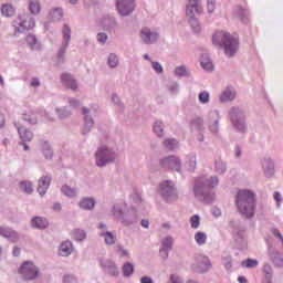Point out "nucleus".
<instances>
[{"mask_svg": "<svg viewBox=\"0 0 283 283\" xmlns=\"http://www.w3.org/2000/svg\"><path fill=\"white\" fill-rule=\"evenodd\" d=\"M19 145H22L24 151H29L30 150V146H28V144H25V142H21Z\"/></svg>", "mask_w": 283, "mask_h": 283, "instance_id": "nucleus-58", "label": "nucleus"}, {"mask_svg": "<svg viewBox=\"0 0 283 283\" xmlns=\"http://www.w3.org/2000/svg\"><path fill=\"white\" fill-rule=\"evenodd\" d=\"M199 101H200V103H209V93L208 92H201L199 94Z\"/></svg>", "mask_w": 283, "mask_h": 283, "instance_id": "nucleus-42", "label": "nucleus"}, {"mask_svg": "<svg viewBox=\"0 0 283 283\" xmlns=\"http://www.w3.org/2000/svg\"><path fill=\"white\" fill-rule=\"evenodd\" d=\"M73 237L75 240L81 241V240H85L86 234L83 230L76 229L73 231Z\"/></svg>", "mask_w": 283, "mask_h": 283, "instance_id": "nucleus-38", "label": "nucleus"}, {"mask_svg": "<svg viewBox=\"0 0 283 283\" xmlns=\"http://www.w3.org/2000/svg\"><path fill=\"white\" fill-rule=\"evenodd\" d=\"M116 6L122 17H127L128 14H132L134 10H136L135 0H116Z\"/></svg>", "mask_w": 283, "mask_h": 283, "instance_id": "nucleus-6", "label": "nucleus"}, {"mask_svg": "<svg viewBox=\"0 0 283 283\" xmlns=\"http://www.w3.org/2000/svg\"><path fill=\"white\" fill-rule=\"evenodd\" d=\"M62 192L64 196H67V198H74L76 196V190H74V188H70L69 186H63Z\"/></svg>", "mask_w": 283, "mask_h": 283, "instance_id": "nucleus-31", "label": "nucleus"}, {"mask_svg": "<svg viewBox=\"0 0 283 283\" xmlns=\"http://www.w3.org/2000/svg\"><path fill=\"white\" fill-rule=\"evenodd\" d=\"M23 119L27 120V123H30L31 125H36V115L34 113L31 114H23Z\"/></svg>", "mask_w": 283, "mask_h": 283, "instance_id": "nucleus-35", "label": "nucleus"}, {"mask_svg": "<svg viewBox=\"0 0 283 283\" xmlns=\"http://www.w3.org/2000/svg\"><path fill=\"white\" fill-rule=\"evenodd\" d=\"M102 266L107 269L109 275H113L114 277L118 276V268H116V264L109 261H104L102 262Z\"/></svg>", "mask_w": 283, "mask_h": 283, "instance_id": "nucleus-17", "label": "nucleus"}, {"mask_svg": "<svg viewBox=\"0 0 283 283\" xmlns=\"http://www.w3.org/2000/svg\"><path fill=\"white\" fill-rule=\"evenodd\" d=\"M101 235L105 239L106 244H115L116 235H114L112 232H106Z\"/></svg>", "mask_w": 283, "mask_h": 283, "instance_id": "nucleus-29", "label": "nucleus"}, {"mask_svg": "<svg viewBox=\"0 0 283 283\" xmlns=\"http://www.w3.org/2000/svg\"><path fill=\"white\" fill-rule=\"evenodd\" d=\"M6 125V115L3 113H0V129Z\"/></svg>", "mask_w": 283, "mask_h": 283, "instance_id": "nucleus-50", "label": "nucleus"}, {"mask_svg": "<svg viewBox=\"0 0 283 283\" xmlns=\"http://www.w3.org/2000/svg\"><path fill=\"white\" fill-rule=\"evenodd\" d=\"M242 266H244L245 269H255V266H258V260H253V259H248L242 261Z\"/></svg>", "mask_w": 283, "mask_h": 283, "instance_id": "nucleus-33", "label": "nucleus"}, {"mask_svg": "<svg viewBox=\"0 0 283 283\" xmlns=\"http://www.w3.org/2000/svg\"><path fill=\"white\" fill-rule=\"evenodd\" d=\"M210 132L216 134L218 132V122H214L212 125H210Z\"/></svg>", "mask_w": 283, "mask_h": 283, "instance_id": "nucleus-51", "label": "nucleus"}, {"mask_svg": "<svg viewBox=\"0 0 283 283\" xmlns=\"http://www.w3.org/2000/svg\"><path fill=\"white\" fill-rule=\"evenodd\" d=\"M63 39L66 43H70L71 34H72V29L67 24H64L63 27Z\"/></svg>", "mask_w": 283, "mask_h": 283, "instance_id": "nucleus-34", "label": "nucleus"}, {"mask_svg": "<svg viewBox=\"0 0 283 283\" xmlns=\"http://www.w3.org/2000/svg\"><path fill=\"white\" fill-rule=\"evenodd\" d=\"M64 283H76V279H74L73 276H65L64 277Z\"/></svg>", "mask_w": 283, "mask_h": 283, "instance_id": "nucleus-49", "label": "nucleus"}, {"mask_svg": "<svg viewBox=\"0 0 283 283\" xmlns=\"http://www.w3.org/2000/svg\"><path fill=\"white\" fill-rule=\"evenodd\" d=\"M153 69L158 74H161V72H163V65L160 63H158V62H153Z\"/></svg>", "mask_w": 283, "mask_h": 283, "instance_id": "nucleus-45", "label": "nucleus"}, {"mask_svg": "<svg viewBox=\"0 0 283 283\" xmlns=\"http://www.w3.org/2000/svg\"><path fill=\"white\" fill-rule=\"evenodd\" d=\"M20 188L22 189V191H24V193H32V191H34L32 189V182L30 181L20 182Z\"/></svg>", "mask_w": 283, "mask_h": 283, "instance_id": "nucleus-30", "label": "nucleus"}, {"mask_svg": "<svg viewBox=\"0 0 283 283\" xmlns=\"http://www.w3.org/2000/svg\"><path fill=\"white\" fill-rule=\"evenodd\" d=\"M85 120H86V123H88V124L91 123V125H92V123H93L92 117H90V116H86V117H85Z\"/></svg>", "mask_w": 283, "mask_h": 283, "instance_id": "nucleus-64", "label": "nucleus"}, {"mask_svg": "<svg viewBox=\"0 0 283 283\" xmlns=\"http://www.w3.org/2000/svg\"><path fill=\"white\" fill-rule=\"evenodd\" d=\"M210 266H211V263L209 262V258L207 256L199 258V269L201 273H205V271H209Z\"/></svg>", "mask_w": 283, "mask_h": 283, "instance_id": "nucleus-23", "label": "nucleus"}, {"mask_svg": "<svg viewBox=\"0 0 283 283\" xmlns=\"http://www.w3.org/2000/svg\"><path fill=\"white\" fill-rule=\"evenodd\" d=\"M95 205H96V201H94V199H92V198H84V199L80 202L81 209H86V210L94 209V206H95Z\"/></svg>", "mask_w": 283, "mask_h": 283, "instance_id": "nucleus-22", "label": "nucleus"}, {"mask_svg": "<svg viewBox=\"0 0 283 283\" xmlns=\"http://www.w3.org/2000/svg\"><path fill=\"white\" fill-rule=\"evenodd\" d=\"M273 264H275V266H283V259L282 256L277 255L273 259Z\"/></svg>", "mask_w": 283, "mask_h": 283, "instance_id": "nucleus-46", "label": "nucleus"}, {"mask_svg": "<svg viewBox=\"0 0 283 283\" xmlns=\"http://www.w3.org/2000/svg\"><path fill=\"white\" fill-rule=\"evenodd\" d=\"M40 146L45 158H52V148L50 147V144L48 142H42Z\"/></svg>", "mask_w": 283, "mask_h": 283, "instance_id": "nucleus-26", "label": "nucleus"}, {"mask_svg": "<svg viewBox=\"0 0 283 283\" xmlns=\"http://www.w3.org/2000/svg\"><path fill=\"white\" fill-rule=\"evenodd\" d=\"M53 209L54 211H61V203H55Z\"/></svg>", "mask_w": 283, "mask_h": 283, "instance_id": "nucleus-62", "label": "nucleus"}, {"mask_svg": "<svg viewBox=\"0 0 283 283\" xmlns=\"http://www.w3.org/2000/svg\"><path fill=\"white\" fill-rule=\"evenodd\" d=\"M170 280H171L172 283H180V279L176 275H171Z\"/></svg>", "mask_w": 283, "mask_h": 283, "instance_id": "nucleus-57", "label": "nucleus"}, {"mask_svg": "<svg viewBox=\"0 0 283 283\" xmlns=\"http://www.w3.org/2000/svg\"><path fill=\"white\" fill-rule=\"evenodd\" d=\"M235 205L239 209V213L244 216V218H253V216H255V193L251 190H239Z\"/></svg>", "mask_w": 283, "mask_h": 283, "instance_id": "nucleus-1", "label": "nucleus"}, {"mask_svg": "<svg viewBox=\"0 0 283 283\" xmlns=\"http://www.w3.org/2000/svg\"><path fill=\"white\" fill-rule=\"evenodd\" d=\"M195 240L199 247H202V244H207V234L205 232H197L195 234Z\"/></svg>", "mask_w": 283, "mask_h": 283, "instance_id": "nucleus-27", "label": "nucleus"}, {"mask_svg": "<svg viewBox=\"0 0 283 283\" xmlns=\"http://www.w3.org/2000/svg\"><path fill=\"white\" fill-rule=\"evenodd\" d=\"M202 13V7L200 6V0H189V3L186 9V14L190 19V25L193 28L195 32L200 31V24H198V20H195L193 17Z\"/></svg>", "mask_w": 283, "mask_h": 283, "instance_id": "nucleus-3", "label": "nucleus"}, {"mask_svg": "<svg viewBox=\"0 0 283 283\" xmlns=\"http://www.w3.org/2000/svg\"><path fill=\"white\" fill-rule=\"evenodd\" d=\"M123 273L126 277H129L134 273V265L132 263H126L123 266Z\"/></svg>", "mask_w": 283, "mask_h": 283, "instance_id": "nucleus-36", "label": "nucleus"}, {"mask_svg": "<svg viewBox=\"0 0 283 283\" xmlns=\"http://www.w3.org/2000/svg\"><path fill=\"white\" fill-rule=\"evenodd\" d=\"M164 145L166 149H169L170 151H172V149L178 147V142L176 139H166L164 142Z\"/></svg>", "mask_w": 283, "mask_h": 283, "instance_id": "nucleus-32", "label": "nucleus"}, {"mask_svg": "<svg viewBox=\"0 0 283 283\" xmlns=\"http://www.w3.org/2000/svg\"><path fill=\"white\" fill-rule=\"evenodd\" d=\"M235 98V91L227 88L220 96L221 103H227L228 101H233Z\"/></svg>", "mask_w": 283, "mask_h": 283, "instance_id": "nucleus-18", "label": "nucleus"}, {"mask_svg": "<svg viewBox=\"0 0 283 283\" xmlns=\"http://www.w3.org/2000/svg\"><path fill=\"white\" fill-rule=\"evenodd\" d=\"M142 227H144V229H147L149 227V221L142 220Z\"/></svg>", "mask_w": 283, "mask_h": 283, "instance_id": "nucleus-59", "label": "nucleus"}, {"mask_svg": "<svg viewBox=\"0 0 283 283\" xmlns=\"http://www.w3.org/2000/svg\"><path fill=\"white\" fill-rule=\"evenodd\" d=\"M97 40L99 41V43H105L107 41V34L98 33L97 34Z\"/></svg>", "mask_w": 283, "mask_h": 283, "instance_id": "nucleus-47", "label": "nucleus"}, {"mask_svg": "<svg viewBox=\"0 0 283 283\" xmlns=\"http://www.w3.org/2000/svg\"><path fill=\"white\" fill-rule=\"evenodd\" d=\"M61 82L63 83V85H65V87H69V90H76V87H78V85L76 84V80H74V77H72L67 73H63L61 75Z\"/></svg>", "mask_w": 283, "mask_h": 283, "instance_id": "nucleus-11", "label": "nucleus"}, {"mask_svg": "<svg viewBox=\"0 0 283 283\" xmlns=\"http://www.w3.org/2000/svg\"><path fill=\"white\" fill-rule=\"evenodd\" d=\"M1 14L2 17H14V14L17 13V9H14V7L10 3H4L1 6Z\"/></svg>", "mask_w": 283, "mask_h": 283, "instance_id": "nucleus-15", "label": "nucleus"}, {"mask_svg": "<svg viewBox=\"0 0 283 283\" xmlns=\"http://www.w3.org/2000/svg\"><path fill=\"white\" fill-rule=\"evenodd\" d=\"M0 235L9 238L12 242H17V240H19V234L10 228H0Z\"/></svg>", "mask_w": 283, "mask_h": 283, "instance_id": "nucleus-14", "label": "nucleus"}, {"mask_svg": "<svg viewBox=\"0 0 283 283\" xmlns=\"http://www.w3.org/2000/svg\"><path fill=\"white\" fill-rule=\"evenodd\" d=\"M114 160V153L106 148H101L96 153V165L97 167H105L107 163Z\"/></svg>", "mask_w": 283, "mask_h": 283, "instance_id": "nucleus-7", "label": "nucleus"}, {"mask_svg": "<svg viewBox=\"0 0 283 283\" xmlns=\"http://www.w3.org/2000/svg\"><path fill=\"white\" fill-rule=\"evenodd\" d=\"M263 167H264L265 169H268V170H271V169H273V163L266 161V163L263 164Z\"/></svg>", "mask_w": 283, "mask_h": 283, "instance_id": "nucleus-53", "label": "nucleus"}, {"mask_svg": "<svg viewBox=\"0 0 283 283\" xmlns=\"http://www.w3.org/2000/svg\"><path fill=\"white\" fill-rule=\"evenodd\" d=\"M31 85H32V87H39V85H41V82H39V80L34 78V80L31 82Z\"/></svg>", "mask_w": 283, "mask_h": 283, "instance_id": "nucleus-56", "label": "nucleus"}, {"mask_svg": "<svg viewBox=\"0 0 283 283\" xmlns=\"http://www.w3.org/2000/svg\"><path fill=\"white\" fill-rule=\"evenodd\" d=\"M50 17L53 21H61L63 19V9L56 8L50 11Z\"/></svg>", "mask_w": 283, "mask_h": 283, "instance_id": "nucleus-25", "label": "nucleus"}, {"mask_svg": "<svg viewBox=\"0 0 283 283\" xmlns=\"http://www.w3.org/2000/svg\"><path fill=\"white\" fill-rule=\"evenodd\" d=\"M144 43H154L158 41V33L151 32L148 28H144L140 31Z\"/></svg>", "mask_w": 283, "mask_h": 283, "instance_id": "nucleus-9", "label": "nucleus"}, {"mask_svg": "<svg viewBox=\"0 0 283 283\" xmlns=\"http://www.w3.org/2000/svg\"><path fill=\"white\" fill-rule=\"evenodd\" d=\"M238 282H240V283H247L248 281H247V277H244V276H239V277H238Z\"/></svg>", "mask_w": 283, "mask_h": 283, "instance_id": "nucleus-60", "label": "nucleus"}, {"mask_svg": "<svg viewBox=\"0 0 283 283\" xmlns=\"http://www.w3.org/2000/svg\"><path fill=\"white\" fill-rule=\"evenodd\" d=\"M142 283H154V281L149 276H144L142 277Z\"/></svg>", "mask_w": 283, "mask_h": 283, "instance_id": "nucleus-54", "label": "nucleus"}, {"mask_svg": "<svg viewBox=\"0 0 283 283\" xmlns=\"http://www.w3.org/2000/svg\"><path fill=\"white\" fill-rule=\"evenodd\" d=\"M154 132H155V134H157V136H159V137L163 136V132H164L163 122L155 123Z\"/></svg>", "mask_w": 283, "mask_h": 283, "instance_id": "nucleus-40", "label": "nucleus"}, {"mask_svg": "<svg viewBox=\"0 0 283 283\" xmlns=\"http://www.w3.org/2000/svg\"><path fill=\"white\" fill-rule=\"evenodd\" d=\"M29 10H30L31 14H40L41 2H39V0H30L29 1Z\"/></svg>", "mask_w": 283, "mask_h": 283, "instance_id": "nucleus-20", "label": "nucleus"}, {"mask_svg": "<svg viewBox=\"0 0 283 283\" xmlns=\"http://www.w3.org/2000/svg\"><path fill=\"white\" fill-rule=\"evenodd\" d=\"M281 198V195H280V192H275L274 193V200H276V202H280V199Z\"/></svg>", "mask_w": 283, "mask_h": 283, "instance_id": "nucleus-61", "label": "nucleus"}, {"mask_svg": "<svg viewBox=\"0 0 283 283\" xmlns=\"http://www.w3.org/2000/svg\"><path fill=\"white\" fill-rule=\"evenodd\" d=\"M18 133L23 143H30L34 138V134L28 130L25 127H18Z\"/></svg>", "mask_w": 283, "mask_h": 283, "instance_id": "nucleus-13", "label": "nucleus"}, {"mask_svg": "<svg viewBox=\"0 0 283 283\" xmlns=\"http://www.w3.org/2000/svg\"><path fill=\"white\" fill-rule=\"evenodd\" d=\"M213 45L224 48L227 56H233L238 52V40L224 31H217L212 36Z\"/></svg>", "mask_w": 283, "mask_h": 283, "instance_id": "nucleus-2", "label": "nucleus"}, {"mask_svg": "<svg viewBox=\"0 0 283 283\" xmlns=\"http://www.w3.org/2000/svg\"><path fill=\"white\" fill-rule=\"evenodd\" d=\"M201 66L206 72H213V62L209 59L201 60Z\"/></svg>", "mask_w": 283, "mask_h": 283, "instance_id": "nucleus-28", "label": "nucleus"}, {"mask_svg": "<svg viewBox=\"0 0 283 283\" xmlns=\"http://www.w3.org/2000/svg\"><path fill=\"white\" fill-rule=\"evenodd\" d=\"M27 42L28 44L32 48L34 45H36V36L32 35V34H29L27 36Z\"/></svg>", "mask_w": 283, "mask_h": 283, "instance_id": "nucleus-43", "label": "nucleus"}, {"mask_svg": "<svg viewBox=\"0 0 283 283\" xmlns=\"http://www.w3.org/2000/svg\"><path fill=\"white\" fill-rule=\"evenodd\" d=\"M160 189L164 196H176V188H174V184L171 181H164L160 185Z\"/></svg>", "mask_w": 283, "mask_h": 283, "instance_id": "nucleus-12", "label": "nucleus"}, {"mask_svg": "<svg viewBox=\"0 0 283 283\" xmlns=\"http://www.w3.org/2000/svg\"><path fill=\"white\" fill-rule=\"evenodd\" d=\"M59 253L62 255V258H67V255L72 253V242H63L59 249Z\"/></svg>", "mask_w": 283, "mask_h": 283, "instance_id": "nucleus-16", "label": "nucleus"}, {"mask_svg": "<svg viewBox=\"0 0 283 283\" xmlns=\"http://www.w3.org/2000/svg\"><path fill=\"white\" fill-rule=\"evenodd\" d=\"M177 76H185L187 74V69L185 66H179L175 70Z\"/></svg>", "mask_w": 283, "mask_h": 283, "instance_id": "nucleus-44", "label": "nucleus"}, {"mask_svg": "<svg viewBox=\"0 0 283 283\" xmlns=\"http://www.w3.org/2000/svg\"><path fill=\"white\" fill-rule=\"evenodd\" d=\"M171 244H174V240H172L170 237L166 238V239L163 241V247H164V249L160 250V254H161V255L164 254V258H167V255H168L167 250H168V249H171Z\"/></svg>", "mask_w": 283, "mask_h": 283, "instance_id": "nucleus-24", "label": "nucleus"}, {"mask_svg": "<svg viewBox=\"0 0 283 283\" xmlns=\"http://www.w3.org/2000/svg\"><path fill=\"white\" fill-rule=\"evenodd\" d=\"M190 222L192 229H198V227H200V217H198V214L192 216Z\"/></svg>", "mask_w": 283, "mask_h": 283, "instance_id": "nucleus-41", "label": "nucleus"}, {"mask_svg": "<svg viewBox=\"0 0 283 283\" xmlns=\"http://www.w3.org/2000/svg\"><path fill=\"white\" fill-rule=\"evenodd\" d=\"M198 189H200V181H197L195 185V193H198Z\"/></svg>", "mask_w": 283, "mask_h": 283, "instance_id": "nucleus-63", "label": "nucleus"}, {"mask_svg": "<svg viewBox=\"0 0 283 283\" xmlns=\"http://www.w3.org/2000/svg\"><path fill=\"white\" fill-rule=\"evenodd\" d=\"M19 273L24 280H34L35 277H39V268H36L34 263L25 261L20 266Z\"/></svg>", "mask_w": 283, "mask_h": 283, "instance_id": "nucleus-4", "label": "nucleus"}, {"mask_svg": "<svg viewBox=\"0 0 283 283\" xmlns=\"http://www.w3.org/2000/svg\"><path fill=\"white\" fill-rule=\"evenodd\" d=\"M32 227H35V229H45L48 227V219L35 217L32 219Z\"/></svg>", "mask_w": 283, "mask_h": 283, "instance_id": "nucleus-19", "label": "nucleus"}, {"mask_svg": "<svg viewBox=\"0 0 283 283\" xmlns=\"http://www.w3.org/2000/svg\"><path fill=\"white\" fill-rule=\"evenodd\" d=\"M231 120L237 129H240V132H244L247 127L244 126V120L239 119L234 112L231 113Z\"/></svg>", "mask_w": 283, "mask_h": 283, "instance_id": "nucleus-21", "label": "nucleus"}, {"mask_svg": "<svg viewBox=\"0 0 283 283\" xmlns=\"http://www.w3.org/2000/svg\"><path fill=\"white\" fill-rule=\"evenodd\" d=\"M212 213H213V216H216V218H218V216L222 214V211H220V209H218V208H213Z\"/></svg>", "mask_w": 283, "mask_h": 283, "instance_id": "nucleus-55", "label": "nucleus"}, {"mask_svg": "<svg viewBox=\"0 0 283 283\" xmlns=\"http://www.w3.org/2000/svg\"><path fill=\"white\" fill-rule=\"evenodd\" d=\"M18 27H15V32L23 33L25 30H32L34 28L35 22L32 17L27 13H22L18 17L17 21Z\"/></svg>", "mask_w": 283, "mask_h": 283, "instance_id": "nucleus-5", "label": "nucleus"}, {"mask_svg": "<svg viewBox=\"0 0 283 283\" xmlns=\"http://www.w3.org/2000/svg\"><path fill=\"white\" fill-rule=\"evenodd\" d=\"M13 255L15 258H19V255H21V248H18V247L13 248Z\"/></svg>", "mask_w": 283, "mask_h": 283, "instance_id": "nucleus-52", "label": "nucleus"}, {"mask_svg": "<svg viewBox=\"0 0 283 283\" xmlns=\"http://www.w3.org/2000/svg\"><path fill=\"white\" fill-rule=\"evenodd\" d=\"M218 178L211 177L206 182H203V187H209L210 189H213V187H218Z\"/></svg>", "mask_w": 283, "mask_h": 283, "instance_id": "nucleus-37", "label": "nucleus"}, {"mask_svg": "<svg viewBox=\"0 0 283 283\" xmlns=\"http://www.w3.org/2000/svg\"><path fill=\"white\" fill-rule=\"evenodd\" d=\"M161 167L165 169H175V171H180V159L175 156L165 157L160 161Z\"/></svg>", "mask_w": 283, "mask_h": 283, "instance_id": "nucleus-8", "label": "nucleus"}, {"mask_svg": "<svg viewBox=\"0 0 283 283\" xmlns=\"http://www.w3.org/2000/svg\"><path fill=\"white\" fill-rule=\"evenodd\" d=\"M108 65L109 67H116V65H118V56H116V54L112 53L108 56Z\"/></svg>", "mask_w": 283, "mask_h": 283, "instance_id": "nucleus-39", "label": "nucleus"}, {"mask_svg": "<svg viewBox=\"0 0 283 283\" xmlns=\"http://www.w3.org/2000/svg\"><path fill=\"white\" fill-rule=\"evenodd\" d=\"M52 179L49 176L41 177L39 180V186H38V193L40 196H45L48 189L50 188V182Z\"/></svg>", "mask_w": 283, "mask_h": 283, "instance_id": "nucleus-10", "label": "nucleus"}, {"mask_svg": "<svg viewBox=\"0 0 283 283\" xmlns=\"http://www.w3.org/2000/svg\"><path fill=\"white\" fill-rule=\"evenodd\" d=\"M213 10H216V3L213 2V0H209L208 1V12H213Z\"/></svg>", "mask_w": 283, "mask_h": 283, "instance_id": "nucleus-48", "label": "nucleus"}]
</instances>
